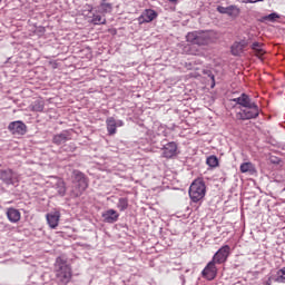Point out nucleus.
Returning <instances> with one entry per match:
<instances>
[{
  "mask_svg": "<svg viewBox=\"0 0 285 285\" xmlns=\"http://www.w3.org/2000/svg\"><path fill=\"white\" fill-rule=\"evenodd\" d=\"M206 164L207 166H209V168H217V166H219V159L217 158V156L212 155L207 157Z\"/></svg>",
  "mask_w": 285,
  "mask_h": 285,
  "instance_id": "obj_26",
  "label": "nucleus"
},
{
  "mask_svg": "<svg viewBox=\"0 0 285 285\" xmlns=\"http://www.w3.org/2000/svg\"><path fill=\"white\" fill-rule=\"evenodd\" d=\"M8 130L11 132V135L21 136L28 132V126H26L23 121L17 120L9 124Z\"/></svg>",
  "mask_w": 285,
  "mask_h": 285,
  "instance_id": "obj_6",
  "label": "nucleus"
},
{
  "mask_svg": "<svg viewBox=\"0 0 285 285\" xmlns=\"http://www.w3.org/2000/svg\"><path fill=\"white\" fill-rule=\"evenodd\" d=\"M56 190L60 197H66V183L63 180H58L56 184Z\"/></svg>",
  "mask_w": 285,
  "mask_h": 285,
  "instance_id": "obj_25",
  "label": "nucleus"
},
{
  "mask_svg": "<svg viewBox=\"0 0 285 285\" xmlns=\"http://www.w3.org/2000/svg\"><path fill=\"white\" fill-rule=\"evenodd\" d=\"M259 1H264V0H247L246 3H259Z\"/></svg>",
  "mask_w": 285,
  "mask_h": 285,
  "instance_id": "obj_31",
  "label": "nucleus"
},
{
  "mask_svg": "<svg viewBox=\"0 0 285 285\" xmlns=\"http://www.w3.org/2000/svg\"><path fill=\"white\" fill-rule=\"evenodd\" d=\"M257 170L255 169V165H253V163L247 161V163H243L240 165V173H248L249 175H255Z\"/></svg>",
  "mask_w": 285,
  "mask_h": 285,
  "instance_id": "obj_20",
  "label": "nucleus"
},
{
  "mask_svg": "<svg viewBox=\"0 0 285 285\" xmlns=\"http://www.w3.org/2000/svg\"><path fill=\"white\" fill-rule=\"evenodd\" d=\"M217 12L220 14H228L229 17H237L239 14V9L235 6H229V7H217Z\"/></svg>",
  "mask_w": 285,
  "mask_h": 285,
  "instance_id": "obj_15",
  "label": "nucleus"
},
{
  "mask_svg": "<svg viewBox=\"0 0 285 285\" xmlns=\"http://www.w3.org/2000/svg\"><path fill=\"white\" fill-rule=\"evenodd\" d=\"M272 279L278 284H285V267L278 269L276 275L272 276Z\"/></svg>",
  "mask_w": 285,
  "mask_h": 285,
  "instance_id": "obj_21",
  "label": "nucleus"
},
{
  "mask_svg": "<svg viewBox=\"0 0 285 285\" xmlns=\"http://www.w3.org/2000/svg\"><path fill=\"white\" fill-rule=\"evenodd\" d=\"M119 210L124 212L128 209V198H119L117 204Z\"/></svg>",
  "mask_w": 285,
  "mask_h": 285,
  "instance_id": "obj_28",
  "label": "nucleus"
},
{
  "mask_svg": "<svg viewBox=\"0 0 285 285\" xmlns=\"http://www.w3.org/2000/svg\"><path fill=\"white\" fill-rule=\"evenodd\" d=\"M277 161L276 160H273V164H276Z\"/></svg>",
  "mask_w": 285,
  "mask_h": 285,
  "instance_id": "obj_35",
  "label": "nucleus"
},
{
  "mask_svg": "<svg viewBox=\"0 0 285 285\" xmlns=\"http://www.w3.org/2000/svg\"><path fill=\"white\" fill-rule=\"evenodd\" d=\"M261 48H262V45L259 42H253V45H252L253 50H256V52H259V51H262Z\"/></svg>",
  "mask_w": 285,
  "mask_h": 285,
  "instance_id": "obj_29",
  "label": "nucleus"
},
{
  "mask_svg": "<svg viewBox=\"0 0 285 285\" xmlns=\"http://www.w3.org/2000/svg\"><path fill=\"white\" fill-rule=\"evenodd\" d=\"M60 217H61V214L59 212H53V213L47 214V222H48L50 228H57V226H59Z\"/></svg>",
  "mask_w": 285,
  "mask_h": 285,
  "instance_id": "obj_18",
  "label": "nucleus"
},
{
  "mask_svg": "<svg viewBox=\"0 0 285 285\" xmlns=\"http://www.w3.org/2000/svg\"><path fill=\"white\" fill-rule=\"evenodd\" d=\"M189 197L194 204L202 202L206 197V183L204 180H194L189 187Z\"/></svg>",
  "mask_w": 285,
  "mask_h": 285,
  "instance_id": "obj_4",
  "label": "nucleus"
},
{
  "mask_svg": "<svg viewBox=\"0 0 285 285\" xmlns=\"http://www.w3.org/2000/svg\"><path fill=\"white\" fill-rule=\"evenodd\" d=\"M99 12H102V14H108V12H112V4L108 2H101L99 6Z\"/></svg>",
  "mask_w": 285,
  "mask_h": 285,
  "instance_id": "obj_27",
  "label": "nucleus"
},
{
  "mask_svg": "<svg viewBox=\"0 0 285 285\" xmlns=\"http://www.w3.org/2000/svg\"><path fill=\"white\" fill-rule=\"evenodd\" d=\"M117 126H124V121L122 120H116Z\"/></svg>",
  "mask_w": 285,
  "mask_h": 285,
  "instance_id": "obj_32",
  "label": "nucleus"
},
{
  "mask_svg": "<svg viewBox=\"0 0 285 285\" xmlns=\"http://www.w3.org/2000/svg\"><path fill=\"white\" fill-rule=\"evenodd\" d=\"M107 124V132L108 135H116L117 134V120L114 117H109L106 120Z\"/></svg>",
  "mask_w": 285,
  "mask_h": 285,
  "instance_id": "obj_19",
  "label": "nucleus"
},
{
  "mask_svg": "<svg viewBox=\"0 0 285 285\" xmlns=\"http://www.w3.org/2000/svg\"><path fill=\"white\" fill-rule=\"evenodd\" d=\"M0 179L3 181V184H7V186H13L17 177L14 176V171H12V169H0Z\"/></svg>",
  "mask_w": 285,
  "mask_h": 285,
  "instance_id": "obj_10",
  "label": "nucleus"
},
{
  "mask_svg": "<svg viewBox=\"0 0 285 285\" xmlns=\"http://www.w3.org/2000/svg\"><path fill=\"white\" fill-rule=\"evenodd\" d=\"M87 188L88 187L85 185L72 184L70 189V197L72 198L81 197V195H83Z\"/></svg>",
  "mask_w": 285,
  "mask_h": 285,
  "instance_id": "obj_16",
  "label": "nucleus"
},
{
  "mask_svg": "<svg viewBox=\"0 0 285 285\" xmlns=\"http://www.w3.org/2000/svg\"><path fill=\"white\" fill-rule=\"evenodd\" d=\"M3 0H0V3L2 2Z\"/></svg>",
  "mask_w": 285,
  "mask_h": 285,
  "instance_id": "obj_37",
  "label": "nucleus"
},
{
  "mask_svg": "<svg viewBox=\"0 0 285 285\" xmlns=\"http://www.w3.org/2000/svg\"><path fill=\"white\" fill-rule=\"evenodd\" d=\"M204 75L208 76L212 81H215V75L210 70H204Z\"/></svg>",
  "mask_w": 285,
  "mask_h": 285,
  "instance_id": "obj_30",
  "label": "nucleus"
},
{
  "mask_svg": "<svg viewBox=\"0 0 285 285\" xmlns=\"http://www.w3.org/2000/svg\"><path fill=\"white\" fill-rule=\"evenodd\" d=\"M71 184L88 187V178L86 177L85 173L79 171V169H75L71 174Z\"/></svg>",
  "mask_w": 285,
  "mask_h": 285,
  "instance_id": "obj_11",
  "label": "nucleus"
},
{
  "mask_svg": "<svg viewBox=\"0 0 285 285\" xmlns=\"http://www.w3.org/2000/svg\"><path fill=\"white\" fill-rule=\"evenodd\" d=\"M277 161L276 160H273V164H276Z\"/></svg>",
  "mask_w": 285,
  "mask_h": 285,
  "instance_id": "obj_36",
  "label": "nucleus"
},
{
  "mask_svg": "<svg viewBox=\"0 0 285 285\" xmlns=\"http://www.w3.org/2000/svg\"><path fill=\"white\" fill-rule=\"evenodd\" d=\"M43 108H46V104L43 100H35L31 105V109L33 112H43Z\"/></svg>",
  "mask_w": 285,
  "mask_h": 285,
  "instance_id": "obj_24",
  "label": "nucleus"
},
{
  "mask_svg": "<svg viewBox=\"0 0 285 285\" xmlns=\"http://www.w3.org/2000/svg\"><path fill=\"white\" fill-rule=\"evenodd\" d=\"M163 156L166 159H173V157L177 156V142L171 141L164 146Z\"/></svg>",
  "mask_w": 285,
  "mask_h": 285,
  "instance_id": "obj_12",
  "label": "nucleus"
},
{
  "mask_svg": "<svg viewBox=\"0 0 285 285\" xmlns=\"http://www.w3.org/2000/svg\"><path fill=\"white\" fill-rule=\"evenodd\" d=\"M102 219L106 224H115L119 219V213L115 209H108L107 212L102 213Z\"/></svg>",
  "mask_w": 285,
  "mask_h": 285,
  "instance_id": "obj_14",
  "label": "nucleus"
},
{
  "mask_svg": "<svg viewBox=\"0 0 285 285\" xmlns=\"http://www.w3.org/2000/svg\"><path fill=\"white\" fill-rule=\"evenodd\" d=\"M232 101L236 106H240V110L236 112V119L238 121H248L250 119H257L259 117V106L247 94H242L237 98H233Z\"/></svg>",
  "mask_w": 285,
  "mask_h": 285,
  "instance_id": "obj_1",
  "label": "nucleus"
},
{
  "mask_svg": "<svg viewBox=\"0 0 285 285\" xmlns=\"http://www.w3.org/2000/svg\"><path fill=\"white\" fill-rule=\"evenodd\" d=\"M246 46H248V42H246V40H240V41L234 42L230 48L232 55L234 57H239V55H242V52H244V48H246Z\"/></svg>",
  "mask_w": 285,
  "mask_h": 285,
  "instance_id": "obj_13",
  "label": "nucleus"
},
{
  "mask_svg": "<svg viewBox=\"0 0 285 285\" xmlns=\"http://www.w3.org/2000/svg\"><path fill=\"white\" fill-rule=\"evenodd\" d=\"M72 135V130H62L60 134H57L52 138V144L56 146H61L66 144V141H70Z\"/></svg>",
  "mask_w": 285,
  "mask_h": 285,
  "instance_id": "obj_9",
  "label": "nucleus"
},
{
  "mask_svg": "<svg viewBox=\"0 0 285 285\" xmlns=\"http://www.w3.org/2000/svg\"><path fill=\"white\" fill-rule=\"evenodd\" d=\"M186 40L195 46H208L213 41V37L209 31H194L187 33Z\"/></svg>",
  "mask_w": 285,
  "mask_h": 285,
  "instance_id": "obj_3",
  "label": "nucleus"
},
{
  "mask_svg": "<svg viewBox=\"0 0 285 285\" xmlns=\"http://www.w3.org/2000/svg\"><path fill=\"white\" fill-rule=\"evenodd\" d=\"M56 282L58 285H68L72 279V267L66 256H59L55 263Z\"/></svg>",
  "mask_w": 285,
  "mask_h": 285,
  "instance_id": "obj_2",
  "label": "nucleus"
},
{
  "mask_svg": "<svg viewBox=\"0 0 285 285\" xmlns=\"http://www.w3.org/2000/svg\"><path fill=\"white\" fill-rule=\"evenodd\" d=\"M212 88H215V77H214V80H212Z\"/></svg>",
  "mask_w": 285,
  "mask_h": 285,
  "instance_id": "obj_33",
  "label": "nucleus"
},
{
  "mask_svg": "<svg viewBox=\"0 0 285 285\" xmlns=\"http://www.w3.org/2000/svg\"><path fill=\"white\" fill-rule=\"evenodd\" d=\"M170 3H177V0H168Z\"/></svg>",
  "mask_w": 285,
  "mask_h": 285,
  "instance_id": "obj_34",
  "label": "nucleus"
},
{
  "mask_svg": "<svg viewBox=\"0 0 285 285\" xmlns=\"http://www.w3.org/2000/svg\"><path fill=\"white\" fill-rule=\"evenodd\" d=\"M158 13L157 11L153 10V9H146L145 12H142L139 18H138V22L140 26H142V23H150L151 21H155V19H157Z\"/></svg>",
  "mask_w": 285,
  "mask_h": 285,
  "instance_id": "obj_8",
  "label": "nucleus"
},
{
  "mask_svg": "<svg viewBox=\"0 0 285 285\" xmlns=\"http://www.w3.org/2000/svg\"><path fill=\"white\" fill-rule=\"evenodd\" d=\"M215 264L217 263L212 259L202 272L203 277L209 282L217 277V266Z\"/></svg>",
  "mask_w": 285,
  "mask_h": 285,
  "instance_id": "obj_7",
  "label": "nucleus"
},
{
  "mask_svg": "<svg viewBox=\"0 0 285 285\" xmlns=\"http://www.w3.org/2000/svg\"><path fill=\"white\" fill-rule=\"evenodd\" d=\"M7 217L9 219V222H11L12 224H17V222H19L21 219V212H19V209L17 208H8L7 209Z\"/></svg>",
  "mask_w": 285,
  "mask_h": 285,
  "instance_id": "obj_17",
  "label": "nucleus"
},
{
  "mask_svg": "<svg viewBox=\"0 0 285 285\" xmlns=\"http://www.w3.org/2000/svg\"><path fill=\"white\" fill-rule=\"evenodd\" d=\"M230 256V246L225 245L220 247L214 255L213 259L216 264H225Z\"/></svg>",
  "mask_w": 285,
  "mask_h": 285,
  "instance_id": "obj_5",
  "label": "nucleus"
},
{
  "mask_svg": "<svg viewBox=\"0 0 285 285\" xmlns=\"http://www.w3.org/2000/svg\"><path fill=\"white\" fill-rule=\"evenodd\" d=\"M277 19H281L279 13L277 12H272L267 16H264L261 18V21L264 23L266 21H268L269 23H275V21H277Z\"/></svg>",
  "mask_w": 285,
  "mask_h": 285,
  "instance_id": "obj_22",
  "label": "nucleus"
},
{
  "mask_svg": "<svg viewBox=\"0 0 285 285\" xmlns=\"http://www.w3.org/2000/svg\"><path fill=\"white\" fill-rule=\"evenodd\" d=\"M91 23H94V26H106V17L99 13H94Z\"/></svg>",
  "mask_w": 285,
  "mask_h": 285,
  "instance_id": "obj_23",
  "label": "nucleus"
}]
</instances>
